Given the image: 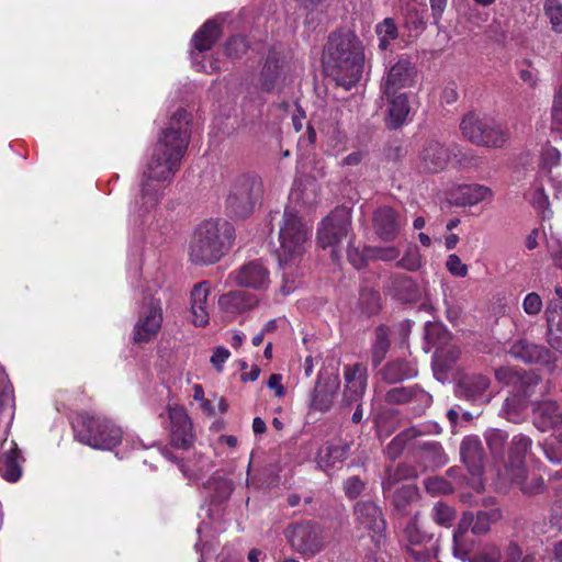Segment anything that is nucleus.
I'll return each mask as SVG.
<instances>
[{"label":"nucleus","instance_id":"nucleus-1","mask_svg":"<svg viewBox=\"0 0 562 562\" xmlns=\"http://www.w3.org/2000/svg\"><path fill=\"white\" fill-rule=\"evenodd\" d=\"M190 124V113L179 109L160 133L143 172L139 216H144L157 205L165 183H169L179 170L191 136ZM138 203L139 201L136 205Z\"/></svg>","mask_w":562,"mask_h":562},{"label":"nucleus","instance_id":"nucleus-2","mask_svg":"<svg viewBox=\"0 0 562 562\" xmlns=\"http://www.w3.org/2000/svg\"><path fill=\"white\" fill-rule=\"evenodd\" d=\"M364 53L361 41L350 32L329 36L326 71L338 86L349 90L361 78Z\"/></svg>","mask_w":562,"mask_h":562},{"label":"nucleus","instance_id":"nucleus-3","mask_svg":"<svg viewBox=\"0 0 562 562\" xmlns=\"http://www.w3.org/2000/svg\"><path fill=\"white\" fill-rule=\"evenodd\" d=\"M235 238L234 227L226 221L209 220L194 231L189 246L190 260L195 265L217 262Z\"/></svg>","mask_w":562,"mask_h":562},{"label":"nucleus","instance_id":"nucleus-4","mask_svg":"<svg viewBox=\"0 0 562 562\" xmlns=\"http://www.w3.org/2000/svg\"><path fill=\"white\" fill-rule=\"evenodd\" d=\"M311 232L312 227L293 209H285L279 232L280 247L276 251L283 270L296 266L301 260Z\"/></svg>","mask_w":562,"mask_h":562},{"label":"nucleus","instance_id":"nucleus-5","mask_svg":"<svg viewBox=\"0 0 562 562\" xmlns=\"http://www.w3.org/2000/svg\"><path fill=\"white\" fill-rule=\"evenodd\" d=\"M72 426L76 439L94 449L110 450L122 441V429L105 417L79 415Z\"/></svg>","mask_w":562,"mask_h":562},{"label":"nucleus","instance_id":"nucleus-6","mask_svg":"<svg viewBox=\"0 0 562 562\" xmlns=\"http://www.w3.org/2000/svg\"><path fill=\"white\" fill-rule=\"evenodd\" d=\"M460 131L464 139L476 146L501 148L508 139L507 130L502 124L475 112L463 115Z\"/></svg>","mask_w":562,"mask_h":562},{"label":"nucleus","instance_id":"nucleus-7","mask_svg":"<svg viewBox=\"0 0 562 562\" xmlns=\"http://www.w3.org/2000/svg\"><path fill=\"white\" fill-rule=\"evenodd\" d=\"M451 157H454L461 167H468L475 160L470 149L462 151L457 144L446 146L436 138H428L420 147L418 167L426 172H439L447 167Z\"/></svg>","mask_w":562,"mask_h":562},{"label":"nucleus","instance_id":"nucleus-8","mask_svg":"<svg viewBox=\"0 0 562 562\" xmlns=\"http://www.w3.org/2000/svg\"><path fill=\"white\" fill-rule=\"evenodd\" d=\"M262 193V182L255 175H243L235 179L226 199V210L236 217L249 216Z\"/></svg>","mask_w":562,"mask_h":562},{"label":"nucleus","instance_id":"nucleus-9","mask_svg":"<svg viewBox=\"0 0 562 562\" xmlns=\"http://www.w3.org/2000/svg\"><path fill=\"white\" fill-rule=\"evenodd\" d=\"M284 536L290 547L305 559L315 557L327 544L324 529L313 521L292 524L285 528Z\"/></svg>","mask_w":562,"mask_h":562},{"label":"nucleus","instance_id":"nucleus-10","mask_svg":"<svg viewBox=\"0 0 562 562\" xmlns=\"http://www.w3.org/2000/svg\"><path fill=\"white\" fill-rule=\"evenodd\" d=\"M501 516L499 509L480 510L475 516L470 512L464 513L453 532L452 550L454 557L462 561L470 560V546L465 538L471 525L473 533L484 535L490 530L492 522L497 521Z\"/></svg>","mask_w":562,"mask_h":562},{"label":"nucleus","instance_id":"nucleus-11","mask_svg":"<svg viewBox=\"0 0 562 562\" xmlns=\"http://www.w3.org/2000/svg\"><path fill=\"white\" fill-rule=\"evenodd\" d=\"M355 528L370 537L380 548L386 539V520L382 508L370 499L357 502L352 508Z\"/></svg>","mask_w":562,"mask_h":562},{"label":"nucleus","instance_id":"nucleus-12","mask_svg":"<svg viewBox=\"0 0 562 562\" xmlns=\"http://www.w3.org/2000/svg\"><path fill=\"white\" fill-rule=\"evenodd\" d=\"M351 225V216L346 207L335 209L325 217L317 232V241L322 248L331 247V258L338 260L340 257L339 246L348 236Z\"/></svg>","mask_w":562,"mask_h":562},{"label":"nucleus","instance_id":"nucleus-13","mask_svg":"<svg viewBox=\"0 0 562 562\" xmlns=\"http://www.w3.org/2000/svg\"><path fill=\"white\" fill-rule=\"evenodd\" d=\"M161 302L150 299L140 310L134 326L133 340L136 344L149 342L157 337L162 325Z\"/></svg>","mask_w":562,"mask_h":562},{"label":"nucleus","instance_id":"nucleus-14","mask_svg":"<svg viewBox=\"0 0 562 562\" xmlns=\"http://www.w3.org/2000/svg\"><path fill=\"white\" fill-rule=\"evenodd\" d=\"M227 281L236 286L266 291L270 285V272L261 260H251L232 271Z\"/></svg>","mask_w":562,"mask_h":562},{"label":"nucleus","instance_id":"nucleus-15","mask_svg":"<svg viewBox=\"0 0 562 562\" xmlns=\"http://www.w3.org/2000/svg\"><path fill=\"white\" fill-rule=\"evenodd\" d=\"M417 70L415 65L407 57H400L398 60L392 65L383 79L382 91L383 94L390 97L397 93L398 90L409 88L415 83Z\"/></svg>","mask_w":562,"mask_h":562},{"label":"nucleus","instance_id":"nucleus-16","mask_svg":"<svg viewBox=\"0 0 562 562\" xmlns=\"http://www.w3.org/2000/svg\"><path fill=\"white\" fill-rule=\"evenodd\" d=\"M385 402L389 404H411L413 411L419 415L431 405L432 397L418 385L397 386L386 392Z\"/></svg>","mask_w":562,"mask_h":562},{"label":"nucleus","instance_id":"nucleus-17","mask_svg":"<svg viewBox=\"0 0 562 562\" xmlns=\"http://www.w3.org/2000/svg\"><path fill=\"white\" fill-rule=\"evenodd\" d=\"M170 438L172 446L187 449L193 441L192 423L183 407L169 406Z\"/></svg>","mask_w":562,"mask_h":562},{"label":"nucleus","instance_id":"nucleus-18","mask_svg":"<svg viewBox=\"0 0 562 562\" xmlns=\"http://www.w3.org/2000/svg\"><path fill=\"white\" fill-rule=\"evenodd\" d=\"M24 458L14 440L0 443V475L8 482H18L22 475Z\"/></svg>","mask_w":562,"mask_h":562},{"label":"nucleus","instance_id":"nucleus-19","mask_svg":"<svg viewBox=\"0 0 562 562\" xmlns=\"http://www.w3.org/2000/svg\"><path fill=\"white\" fill-rule=\"evenodd\" d=\"M508 352L512 357L525 363L550 364L554 361V355L548 348L528 341L527 339L514 341Z\"/></svg>","mask_w":562,"mask_h":562},{"label":"nucleus","instance_id":"nucleus-20","mask_svg":"<svg viewBox=\"0 0 562 562\" xmlns=\"http://www.w3.org/2000/svg\"><path fill=\"white\" fill-rule=\"evenodd\" d=\"M258 304L259 300L255 294L241 290H233L218 297L221 312L231 318L254 310Z\"/></svg>","mask_w":562,"mask_h":562},{"label":"nucleus","instance_id":"nucleus-21","mask_svg":"<svg viewBox=\"0 0 562 562\" xmlns=\"http://www.w3.org/2000/svg\"><path fill=\"white\" fill-rule=\"evenodd\" d=\"M404 539L407 542V551L415 560H426L430 557L431 550L427 547L432 544V536L420 530L417 521V514L406 525Z\"/></svg>","mask_w":562,"mask_h":562},{"label":"nucleus","instance_id":"nucleus-22","mask_svg":"<svg viewBox=\"0 0 562 562\" xmlns=\"http://www.w3.org/2000/svg\"><path fill=\"white\" fill-rule=\"evenodd\" d=\"M344 376L346 382L344 402L346 404H351L359 401L367 389V367L362 363L346 366L344 369Z\"/></svg>","mask_w":562,"mask_h":562},{"label":"nucleus","instance_id":"nucleus-23","mask_svg":"<svg viewBox=\"0 0 562 562\" xmlns=\"http://www.w3.org/2000/svg\"><path fill=\"white\" fill-rule=\"evenodd\" d=\"M531 447L532 439L527 435L518 434L513 437L509 446L508 462L505 464L506 476L514 472H517L518 479L525 475V469H527L526 457Z\"/></svg>","mask_w":562,"mask_h":562},{"label":"nucleus","instance_id":"nucleus-24","mask_svg":"<svg viewBox=\"0 0 562 562\" xmlns=\"http://www.w3.org/2000/svg\"><path fill=\"white\" fill-rule=\"evenodd\" d=\"M532 424L541 432L562 429V412L553 401H542L532 409Z\"/></svg>","mask_w":562,"mask_h":562},{"label":"nucleus","instance_id":"nucleus-25","mask_svg":"<svg viewBox=\"0 0 562 562\" xmlns=\"http://www.w3.org/2000/svg\"><path fill=\"white\" fill-rule=\"evenodd\" d=\"M211 293V284L209 281H201L194 284L191 290V316L195 326L204 327L210 321V306L207 303Z\"/></svg>","mask_w":562,"mask_h":562},{"label":"nucleus","instance_id":"nucleus-26","mask_svg":"<svg viewBox=\"0 0 562 562\" xmlns=\"http://www.w3.org/2000/svg\"><path fill=\"white\" fill-rule=\"evenodd\" d=\"M220 26L214 21H206L193 35L192 44L196 52L193 50L191 53V58L198 70H206L205 66L198 60V57L201 53L210 50L215 42L220 38Z\"/></svg>","mask_w":562,"mask_h":562},{"label":"nucleus","instance_id":"nucleus-27","mask_svg":"<svg viewBox=\"0 0 562 562\" xmlns=\"http://www.w3.org/2000/svg\"><path fill=\"white\" fill-rule=\"evenodd\" d=\"M460 454L469 472L473 476H481L484 470V453L479 437H464L461 442Z\"/></svg>","mask_w":562,"mask_h":562},{"label":"nucleus","instance_id":"nucleus-28","mask_svg":"<svg viewBox=\"0 0 562 562\" xmlns=\"http://www.w3.org/2000/svg\"><path fill=\"white\" fill-rule=\"evenodd\" d=\"M401 221L397 213L389 206L379 207L373 215V226L378 236L391 241L396 238L401 228Z\"/></svg>","mask_w":562,"mask_h":562},{"label":"nucleus","instance_id":"nucleus-29","mask_svg":"<svg viewBox=\"0 0 562 562\" xmlns=\"http://www.w3.org/2000/svg\"><path fill=\"white\" fill-rule=\"evenodd\" d=\"M493 191L484 184H462L452 192V200L459 206H473L480 202L491 200Z\"/></svg>","mask_w":562,"mask_h":562},{"label":"nucleus","instance_id":"nucleus-30","mask_svg":"<svg viewBox=\"0 0 562 562\" xmlns=\"http://www.w3.org/2000/svg\"><path fill=\"white\" fill-rule=\"evenodd\" d=\"M488 386L490 380L485 375H465L459 381L456 393L459 397L471 402L486 401L484 397Z\"/></svg>","mask_w":562,"mask_h":562},{"label":"nucleus","instance_id":"nucleus-31","mask_svg":"<svg viewBox=\"0 0 562 562\" xmlns=\"http://www.w3.org/2000/svg\"><path fill=\"white\" fill-rule=\"evenodd\" d=\"M338 389L339 380L337 375H328L319 379L314 390L312 400L313 408L319 412H327L334 403V397Z\"/></svg>","mask_w":562,"mask_h":562},{"label":"nucleus","instance_id":"nucleus-32","mask_svg":"<svg viewBox=\"0 0 562 562\" xmlns=\"http://www.w3.org/2000/svg\"><path fill=\"white\" fill-rule=\"evenodd\" d=\"M349 451L350 446L347 442H327L317 452V465L323 470H327L336 463L342 462L348 457Z\"/></svg>","mask_w":562,"mask_h":562},{"label":"nucleus","instance_id":"nucleus-33","mask_svg":"<svg viewBox=\"0 0 562 562\" xmlns=\"http://www.w3.org/2000/svg\"><path fill=\"white\" fill-rule=\"evenodd\" d=\"M389 291L396 300L405 303L415 302L420 296L417 283L405 274H397L391 278Z\"/></svg>","mask_w":562,"mask_h":562},{"label":"nucleus","instance_id":"nucleus-34","mask_svg":"<svg viewBox=\"0 0 562 562\" xmlns=\"http://www.w3.org/2000/svg\"><path fill=\"white\" fill-rule=\"evenodd\" d=\"M389 100V115L386 124L391 128L401 127L409 113V105L406 93H395L386 97Z\"/></svg>","mask_w":562,"mask_h":562},{"label":"nucleus","instance_id":"nucleus-35","mask_svg":"<svg viewBox=\"0 0 562 562\" xmlns=\"http://www.w3.org/2000/svg\"><path fill=\"white\" fill-rule=\"evenodd\" d=\"M548 323V342L557 350L562 351V306L558 310L554 303H549L546 310Z\"/></svg>","mask_w":562,"mask_h":562},{"label":"nucleus","instance_id":"nucleus-36","mask_svg":"<svg viewBox=\"0 0 562 562\" xmlns=\"http://www.w3.org/2000/svg\"><path fill=\"white\" fill-rule=\"evenodd\" d=\"M417 374L415 364L412 361L396 359L389 362L382 370L383 379L389 383H396Z\"/></svg>","mask_w":562,"mask_h":562},{"label":"nucleus","instance_id":"nucleus-37","mask_svg":"<svg viewBox=\"0 0 562 562\" xmlns=\"http://www.w3.org/2000/svg\"><path fill=\"white\" fill-rule=\"evenodd\" d=\"M423 434H425V431L418 427H411L403 430L387 445L385 449L386 457L391 460H396L402 454L407 442Z\"/></svg>","mask_w":562,"mask_h":562},{"label":"nucleus","instance_id":"nucleus-38","mask_svg":"<svg viewBox=\"0 0 562 562\" xmlns=\"http://www.w3.org/2000/svg\"><path fill=\"white\" fill-rule=\"evenodd\" d=\"M390 349V330L386 326H379L374 333V341L371 347L372 363L374 367L381 364Z\"/></svg>","mask_w":562,"mask_h":562},{"label":"nucleus","instance_id":"nucleus-39","mask_svg":"<svg viewBox=\"0 0 562 562\" xmlns=\"http://www.w3.org/2000/svg\"><path fill=\"white\" fill-rule=\"evenodd\" d=\"M437 345L434 362L441 370H449L451 366L459 359L460 349L453 344H443L435 341Z\"/></svg>","mask_w":562,"mask_h":562},{"label":"nucleus","instance_id":"nucleus-40","mask_svg":"<svg viewBox=\"0 0 562 562\" xmlns=\"http://www.w3.org/2000/svg\"><path fill=\"white\" fill-rule=\"evenodd\" d=\"M419 471L417 468L412 467L407 463H401L395 470H387V475L382 483L383 492L387 493L391 491L393 485L402 480H408L416 477Z\"/></svg>","mask_w":562,"mask_h":562},{"label":"nucleus","instance_id":"nucleus-41","mask_svg":"<svg viewBox=\"0 0 562 562\" xmlns=\"http://www.w3.org/2000/svg\"><path fill=\"white\" fill-rule=\"evenodd\" d=\"M513 484L519 486L520 491L526 495H536L543 490V479L538 475L528 477V470L525 469V475L520 479L517 477V472L506 476Z\"/></svg>","mask_w":562,"mask_h":562},{"label":"nucleus","instance_id":"nucleus-42","mask_svg":"<svg viewBox=\"0 0 562 562\" xmlns=\"http://www.w3.org/2000/svg\"><path fill=\"white\" fill-rule=\"evenodd\" d=\"M418 498V488L413 484L401 486L394 494L393 504L401 515L408 514V506Z\"/></svg>","mask_w":562,"mask_h":562},{"label":"nucleus","instance_id":"nucleus-43","mask_svg":"<svg viewBox=\"0 0 562 562\" xmlns=\"http://www.w3.org/2000/svg\"><path fill=\"white\" fill-rule=\"evenodd\" d=\"M526 409V401L519 395L507 397L502 407V415L512 423H520Z\"/></svg>","mask_w":562,"mask_h":562},{"label":"nucleus","instance_id":"nucleus-44","mask_svg":"<svg viewBox=\"0 0 562 562\" xmlns=\"http://www.w3.org/2000/svg\"><path fill=\"white\" fill-rule=\"evenodd\" d=\"M375 33L379 37V48L385 50L390 43L397 38L398 30L392 18H385L375 26Z\"/></svg>","mask_w":562,"mask_h":562},{"label":"nucleus","instance_id":"nucleus-45","mask_svg":"<svg viewBox=\"0 0 562 562\" xmlns=\"http://www.w3.org/2000/svg\"><path fill=\"white\" fill-rule=\"evenodd\" d=\"M540 447L549 462L562 463V432L547 437Z\"/></svg>","mask_w":562,"mask_h":562},{"label":"nucleus","instance_id":"nucleus-46","mask_svg":"<svg viewBox=\"0 0 562 562\" xmlns=\"http://www.w3.org/2000/svg\"><path fill=\"white\" fill-rule=\"evenodd\" d=\"M487 447L495 459L504 458V448L508 439L507 432L501 429L491 428L485 431Z\"/></svg>","mask_w":562,"mask_h":562},{"label":"nucleus","instance_id":"nucleus-47","mask_svg":"<svg viewBox=\"0 0 562 562\" xmlns=\"http://www.w3.org/2000/svg\"><path fill=\"white\" fill-rule=\"evenodd\" d=\"M434 521L442 527H451L456 519V510L450 505L438 502L431 510Z\"/></svg>","mask_w":562,"mask_h":562},{"label":"nucleus","instance_id":"nucleus-48","mask_svg":"<svg viewBox=\"0 0 562 562\" xmlns=\"http://www.w3.org/2000/svg\"><path fill=\"white\" fill-rule=\"evenodd\" d=\"M205 490L214 491V494L211 496L212 502H222L227 498L232 493V484L229 481L222 477H211L205 484Z\"/></svg>","mask_w":562,"mask_h":562},{"label":"nucleus","instance_id":"nucleus-49","mask_svg":"<svg viewBox=\"0 0 562 562\" xmlns=\"http://www.w3.org/2000/svg\"><path fill=\"white\" fill-rule=\"evenodd\" d=\"M359 304L362 313L372 316L380 311V294L374 290H363L360 293Z\"/></svg>","mask_w":562,"mask_h":562},{"label":"nucleus","instance_id":"nucleus-50","mask_svg":"<svg viewBox=\"0 0 562 562\" xmlns=\"http://www.w3.org/2000/svg\"><path fill=\"white\" fill-rule=\"evenodd\" d=\"M544 14L549 19L552 30L557 33L562 32V3L560 0H546Z\"/></svg>","mask_w":562,"mask_h":562},{"label":"nucleus","instance_id":"nucleus-51","mask_svg":"<svg viewBox=\"0 0 562 562\" xmlns=\"http://www.w3.org/2000/svg\"><path fill=\"white\" fill-rule=\"evenodd\" d=\"M396 266L409 271H416L422 267V256L416 245H408L404 256L396 262Z\"/></svg>","mask_w":562,"mask_h":562},{"label":"nucleus","instance_id":"nucleus-52","mask_svg":"<svg viewBox=\"0 0 562 562\" xmlns=\"http://www.w3.org/2000/svg\"><path fill=\"white\" fill-rule=\"evenodd\" d=\"M543 308L541 296L537 292L528 293L522 300V310L529 316H537Z\"/></svg>","mask_w":562,"mask_h":562},{"label":"nucleus","instance_id":"nucleus-53","mask_svg":"<svg viewBox=\"0 0 562 562\" xmlns=\"http://www.w3.org/2000/svg\"><path fill=\"white\" fill-rule=\"evenodd\" d=\"M427 492L431 494H447L452 491L451 484L442 477H428L425 481Z\"/></svg>","mask_w":562,"mask_h":562},{"label":"nucleus","instance_id":"nucleus-54","mask_svg":"<svg viewBox=\"0 0 562 562\" xmlns=\"http://www.w3.org/2000/svg\"><path fill=\"white\" fill-rule=\"evenodd\" d=\"M446 268L452 276L458 278H464L469 271L468 266L463 263L460 257L456 254L448 256Z\"/></svg>","mask_w":562,"mask_h":562},{"label":"nucleus","instance_id":"nucleus-55","mask_svg":"<svg viewBox=\"0 0 562 562\" xmlns=\"http://www.w3.org/2000/svg\"><path fill=\"white\" fill-rule=\"evenodd\" d=\"M364 487L366 484L359 476H350L344 482V491L348 498H357Z\"/></svg>","mask_w":562,"mask_h":562},{"label":"nucleus","instance_id":"nucleus-56","mask_svg":"<svg viewBox=\"0 0 562 562\" xmlns=\"http://www.w3.org/2000/svg\"><path fill=\"white\" fill-rule=\"evenodd\" d=\"M502 558L501 550L493 544L486 546L483 550L474 555L471 562H498Z\"/></svg>","mask_w":562,"mask_h":562},{"label":"nucleus","instance_id":"nucleus-57","mask_svg":"<svg viewBox=\"0 0 562 562\" xmlns=\"http://www.w3.org/2000/svg\"><path fill=\"white\" fill-rule=\"evenodd\" d=\"M560 159V151L552 146H548L542 150L541 154V167L542 169H551L552 167L559 165Z\"/></svg>","mask_w":562,"mask_h":562},{"label":"nucleus","instance_id":"nucleus-58","mask_svg":"<svg viewBox=\"0 0 562 562\" xmlns=\"http://www.w3.org/2000/svg\"><path fill=\"white\" fill-rule=\"evenodd\" d=\"M552 124L557 130L562 132V85L559 87L553 106H552Z\"/></svg>","mask_w":562,"mask_h":562},{"label":"nucleus","instance_id":"nucleus-59","mask_svg":"<svg viewBox=\"0 0 562 562\" xmlns=\"http://www.w3.org/2000/svg\"><path fill=\"white\" fill-rule=\"evenodd\" d=\"M246 42L241 36H233L228 40L225 50L229 56L237 57L246 52Z\"/></svg>","mask_w":562,"mask_h":562},{"label":"nucleus","instance_id":"nucleus-60","mask_svg":"<svg viewBox=\"0 0 562 562\" xmlns=\"http://www.w3.org/2000/svg\"><path fill=\"white\" fill-rule=\"evenodd\" d=\"M401 251L395 246L381 247L375 249V257L383 261H393L398 259Z\"/></svg>","mask_w":562,"mask_h":562},{"label":"nucleus","instance_id":"nucleus-61","mask_svg":"<svg viewBox=\"0 0 562 562\" xmlns=\"http://www.w3.org/2000/svg\"><path fill=\"white\" fill-rule=\"evenodd\" d=\"M229 356L231 352L228 349L225 347H217L211 357V363L217 371H222L223 364L229 358Z\"/></svg>","mask_w":562,"mask_h":562},{"label":"nucleus","instance_id":"nucleus-62","mask_svg":"<svg viewBox=\"0 0 562 562\" xmlns=\"http://www.w3.org/2000/svg\"><path fill=\"white\" fill-rule=\"evenodd\" d=\"M347 256L348 260L356 269H361L366 266V256L358 248L351 247L349 245Z\"/></svg>","mask_w":562,"mask_h":562},{"label":"nucleus","instance_id":"nucleus-63","mask_svg":"<svg viewBox=\"0 0 562 562\" xmlns=\"http://www.w3.org/2000/svg\"><path fill=\"white\" fill-rule=\"evenodd\" d=\"M448 0H430L431 15L434 18V23L436 25L439 24L442 13L447 7Z\"/></svg>","mask_w":562,"mask_h":562},{"label":"nucleus","instance_id":"nucleus-64","mask_svg":"<svg viewBox=\"0 0 562 562\" xmlns=\"http://www.w3.org/2000/svg\"><path fill=\"white\" fill-rule=\"evenodd\" d=\"M548 248L551 254V257L554 261V263L562 268V243L557 241L554 243H548Z\"/></svg>","mask_w":562,"mask_h":562}]
</instances>
